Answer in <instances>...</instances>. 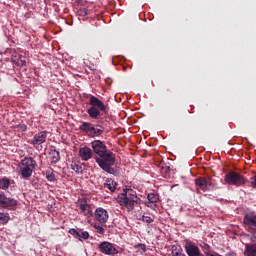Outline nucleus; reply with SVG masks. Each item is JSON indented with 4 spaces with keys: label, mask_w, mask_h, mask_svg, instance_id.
Returning <instances> with one entry per match:
<instances>
[{
    "label": "nucleus",
    "mask_w": 256,
    "mask_h": 256,
    "mask_svg": "<svg viewBox=\"0 0 256 256\" xmlns=\"http://www.w3.org/2000/svg\"><path fill=\"white\" fill-rule=\"evenodd\" d=\"M49 157H50L51 163H54V164L59 163V161L61 160V155L59 151H57L56 149L50 150Z\"/></svg>",
    "instance_id": "18"
},
{
    "label": "nucleus",
    "mask_w": 256,
    "mask_h": 256,
    "mask_svg": "<svg viewBox=\"0 0 256 256\" xmlns=\"http://www.w3.org/2000/svg\"><path fill=\"white\" fill-rule=\"evenodd\" d=\"M47 141V131H40L36 133L30 141V145H33L36 149H43L42 144Z\"/></svg>",
    "instance_id": "9"
},
{
    "label": "nucleus",
    "mask_w": 256,
    "mask_h": 256,
    "mask_svg": "<svg viewBox=\"0 0 256 256\" xmlns=\"http://www.w3.org/2000/svg\"><path fill=\"white\" fill-rule=\"evenodd\" d=\"M0 207L2 209H13V207H17V200L12 197H7L5 192H0Z\"/></svg>",
    "instance_id": "10"
},
{
    "label": "nucleus",
    "mask_w": 256,
    "mask_h": 256,
    "mask_svg": "<svg viewBox=\"0 0 256 256\" xmlns=\"http://www.w3.org/2000/svg\"><path fill=\"white\" fill-rule=\"evenodd\" d=\"M90 107L86 110V113L94 121H99V119H105V115L109 114L107 111V106L105 103L97 98V96L91 95L89 98Z\"/></svg>",
    "instance_id": "2"
},
{
    "label": "nucleus",
    "mask_w": 256,
    "mask_h": 256,
    "mask_svg": "<svg viewBox=\"0 0 256 256\" xmlns=\"http://www.w3.org/2000/svg\"><path fill=\"white\" fill-rule=\"evenodd\" d=\"M104 189H109L111 193H115L117 189V182L113 180H108L106 183H104Z\"/></svg>",
    "instance_id": "20"
},
{
    "label": "nucleus",
    "mask_w": 256,
    "mask_h": 256,
    "mask_svg": "<svg viewBox=\"0 0 256 256\" xmlns=\"http://www.w3.org/2000/svg\"><path fill=\"white\" fill-rule=\"evenodd\" d=\"M195 185L201 191H211V189H215L217 183L211 177H198L195 179Z\"/></svg>",
    "instance_id": "7"
},
{
    "label": "nucleus",
    "mask_w": 256,
    "mask_h": 256,
    "mask_svg": "<svg viewBox=\"0 0 256 256\" xmlns=\"http://www.w3.org/2000/svg\"><path fill=\"white\" fill-rule=\"evenodd\" d=\"M20 175L23 179H29L33 171L37 169V161L33 157H25L19 164Z\"/></svg>",
    "instance_id": "3"
},
{
    "label": "nucleus",
    "mask_w": 256,
    "mask_h": 256,
    "mask_svg": "<svg viewBox=\"0 0 256 256\" xmlns=\"http://www.w3.org/2000/svg\"><path fill=\"white\" fill-rule=\"evenodd\" d=\"M243 223H244L245 227H248V229L255 231L256 230V215H255V213L245 214Z\"/></svg>",
    "instance_id": "13"
},
{
    "label": "nucleus",
    "mask_w": 256,
    "mask_h": 256,
    "mask_svg": "<svg viewBox=\"0 0 256 256\" xmlns=\"http://www.w3.org/2000/svg\"><path fill=\"white\" fill-rule=\"evenodd\" d=\"M148 202H146L147 207H151V203H157L159 201V195L155 193H150L147 195Z\"/></svg>",
    "instance_id": "21"
},
{
    "label": "nucleus",
    "mask_w": 256,
    "mask_h": 256,
    "mask_svg": "<svg viewBox=\"0 0 256 256\" xmlns=\"http://www.w3.org/2000/svg\"><path fill=\"white\" fill-rule=\"evenodd\" d=\"M88 11L89 10H87V8H82L79 10V13H80V15L85 16V15H88Z\"/></svg>",
    "instance_id": "29"
},
{
    "label": "nucleus",
    "mask_w": 256,
    "mask_h": 256,
    "mask_svg": "<svg viewBox=\"0 0 256 256\" xmlns=\"http://www.w3.org/2000/svg\"><path fill=\"white\" fill-rule=\"evenodd\" d=\"M142 221H144V223H153L154 220L150 216H142Z\"/></svg>",
    "instance_id": "28"
},
{
    "label": "nucleus",
    "mask_w": 256,
    "mask_h": 256,
    "mask_svg": "<svg viewBox=\"0 0 256 256\" xmlns=\"http://www.w3.org/2000/svg\"><path fill=\"white\" fill-rule=\"evenodd\" d=\"M94 217L99 223H105L109 219V213L104 208H97Z\"/></svg>",
    "instance_id": "14"
},
{
    "label": "nucleus",
    "mask_w": 256,
    "mask_h": 256,
    "mask_svg": "<svg viewBox=\"0 0 256 256\" xmlns=\"http://www.w3.org/2000/svg\"><path fill=\"white\" fill-rule=\"evenodd\" d=\"M70 235H73V237H75V239H78L79 241H83L89 239V232L87 231H83L81 229H75V228H71L69 230Z\"/></svg>",
    "instance_id": "15"
},
{
    "label": "nucleus",
    "mask_w": 256,
    "mask_h": 256,
    "mask_svg": "<svg viewBox=\"0 0 256 256\" xmlns=\"http://www.w3.org/2000/svg\"><path fill=\"white\" fill-rule=\"evenodd\" d=\"M16 65H18V67H25L27 65V58L19 54L18 58L16 59Z\"/></svg>",
    "instance_id": "22"
},
{
    "label": "nucleus",
    "mask_w": 256,
    "mask_h": 256,
    "mask_svg": "<svg viewBox=\"0 0 256 256\" xmlns=\"http://www.w3.org/2000/svg\"><path fill=\"white\" fill-rule=\"evenodd\" d=\"M93 153L96 154L95 161L99 165L102 171L109 173L110 175L115 174V154L111 150L107 149L105 142L101 140H94L91 143Z\"/></svg>",
    "instance_id": "1"
},
{
    "label": "nucleus",
    "mask_w": 256,
    "mask_h": 256,
    "mask_svg": "<svg viewBox=\"0 0 256 256\" xmlns=\"http://www.w3.org/2000/svg\"><path fill=\"white\" fill-rule=\"evenodd\" d=\"M0 221L1 223H7L9 221V214L0 212Z\"/></svg>",
    "instance_id": "26"
},
{
    "label": "nucleus",
    "mask_w": 256,
    "mask_h": 256,
    "mask_svg": "<svg viewBox=\"0 0 256 256\" xmlns=\"http://www.w3.org/2000/svg\"><path fill=\"white\" fill-rule=\"evenodd\" d=\"M134 249H136V253H140V255H143V253H147V245L143 243L135 245Z\"/></svg>",
    "instance_id": "23"
},
{
    "label": "nucleus",
    "mask_w": 256,
    "mask_h": 256,
    "mask_svg": "<svg viewBox=\"0 0 256 256\" xmlns=\"http://www.w3.org/2000/svg\"><path fill=\"white\" fill-rule=\"evenodd\" d=\"M18 129H20V131L25 132V131H27V125H25V124H19V125H18Z\"/></svg>",
    "instance_id": "30"
},
{
    "label": "nucleus",
    "mask_w": 256,
    "mask_h": 256,
    "mask_svg": "<svg viewBox=\"0 0 256 256\" xmlns=\"http://www.w3.org/2000/svg\"><path fill=\"white\" fill-rule=\"evenodd\" d=\"M112 61H113V63H115V57H114V58H112Z\"/></svg>",
    "instance_id": "32"
},
{
    "label": "nucleus",
    "mask_w": 256,
    "mask_h": 256,
    "mask_svg": "<svg viewBox=\"0 0 256 256\" xmlns=\"http://www.w3.org/2000/svg\"><path fill=\"white\" fill-rule=\"evenodd\" d=\"M140 201L141 199L131 192L123 193L120 197V203L124 205L128 211H133V209H135V205H138Z\"/></svg>",
    "instance_id": "5"
},
{
    "label": "nucleus",
    "mask_w": 256,
    "mask_h": 256,
    "mask_svg": "<svg viewBox=\"0 0 256 256\" xmlns=\"http://www.w3.org/2000/svg\"><path fill=\"white\" fill-rule=\"evenodd\" d=\"M9 187H11V179L7 177L0 178V189H2L3 191H7Z\"/></svg>",
    "instance_id": "19"
},
{
    "label": "nucleus",
    "mask_w": 256,
    "mask_h": 256,
    "mask_svg": "<svg viewBox=\"0 0 256 256\" xmlns=\"http://www.w3.org/2000/svg\"><path fill=\"white\" fill-rule=\"evenodd\" d=\"M224 181L227 183V185H235L236 187H241V185H245V183H247V178H244L240 173L230 171L225 175Z\"/></svg>",
    "instance_id": "6"
},
{
    "label": "nucleus",
    "mask_w": 256,
    "mask_h": 256,
    "mask_svg": "<svg viewBox=\"0 0 256 256\" xmlns=\"http://www.w3.org/2000/svg\"><path fill=\"white\" fill-rule=\"evenodd\" d=\"M71 169L72 171H75V173H83V166L75 162L71 164Z\"/></svg>",
    "instance_id": "24"
},
{
    "label": "nucleus",
    "mask_w": 256,
    "mask_h": 256,
    "mask_svg": "<svg viewBox=\"0 0 256 256\" xmlns=\"http://www.w3.org/2000/svg\"><path fill=\"white\" fill-rule=\"evenodd\" d=\"M98 249L100 253H103V255L115 256L119 253V250H117L115 244L107 241L101 242Z\"/></svg>",
    "instance_id": "8"
},
{
    "label": "nucleus",
    "mask_w": 256,
    "mask_h": 256,
    "mask_svg": "<svg viewBox=\"0 0 256 256\" xmlns=\"http://www.w3.org/2000/svg\"><path fill=\"white\" fill-rule=\"evenodd\" d=\"M244 255L245 256H256V243L246 244Z\"/></svg>",
    "instance_id": "17"
},
{
    "label": "nucleus",
    "mask_w": 256,
    "mask_h": 256,
    "mask_svg": "<svg viewBox=\"0 0 256 256\" xmlns=\"http://www.w3.org/2000/svg\"><path fill=\"white\" fill-rule=\"evenodd\" d=\"M79 130L90 135V137H101L105 133V128L100 125H93L91 122H82Z\"/></svg>",
    "instance_id": "4"
},
{
    "label": "nucleus",
    "mask_w": 256,
    "mask_h": 256,
    "mask_svg": "<svg viewBox=\"0 0 256 256\" xmlns=\"http://www.w3.org/2000/svg\"><path fill=\"white\" fill-rule=\"evenodd\" d=\"M77 208L81 215H84L85 217L93 216V210H91V205L87 203V199L78 200Z\"/></svg>",
    "instance_id": "12"
},
{
    "label": "nucleus",
    "mask_w": 256,
    "mask_h": 256,
    "mask_svg": "<svg viewBox=\"0 0 256 256\" xmlns=\"http://www.w3.org/2000/svg\"><path fill=\"white\" fill-rule=\"evenodd\" d=\"M184 249L188 256H205V251H207V244L204 245V253L201 254V250L197 245L193 244L192 242H187L184 246Z\"/></svg>",
    "instance_id": "11"
},
{
    "label": "nucleus",
    "mask_w": 256,
    "mask_h": 256,
    "mask_svg": "<svg viewBox=\"0 0 256 256\" xmlns=\"http://www.w3.org/2000/svg\"><path fill=\"white\" fill-rule=\"evenodd\" d=\"M46 179H47V181H51V182L55 181L56 180L55 173H53V171H51V170H47L46 171Z\"/></svg>",
    "instance_id": "25"
},
{
    "label": "nucleus",
    "mask_w": 256,
    "mask_h": 256,
    "mask_svg": "<svg viewBox=\"0 0 256 256\" xmlns=\"http://www.w3.org/2000/svg\"><path fill=\"white\" fill-rule=\"evenodd\" d=\"M94 227L96 229V233H99V235H103V233H105V228H103V226L94 225Z\"/></svg>",
    "instance_id": "27"
},
{
    "label": "nucleus",
    "mask_w": 256,
    "mask_h": 256,
    "mask_svg": "<svg viewBox=\"0 0 256 256\" xmlns=\"http://www.w3.org/2000/svg\"><path fill=\"white\" fill-rule=\"evenodd\" d=\"M79 157L82 161H89V159L93 158V150L89 147H82L79 150Z\"/></svg>",
    "instance_id": "16"
},
{
    "label": "nucleus",
    "mask_w": 256,
    "mask_h": 256,
    "mask_svg": "<svg viewBox=\"0 0 256 256\" xmlns=\"http://www.w3.org/2000/svg\"><path fill=\"white\" fill-rule=\"evenodd\" d=\"M252 182H251V187H253L254 189H256V175L254 177L251 178Z\"/></svg>",
    "instance_id": "31"
}]
</instances>
